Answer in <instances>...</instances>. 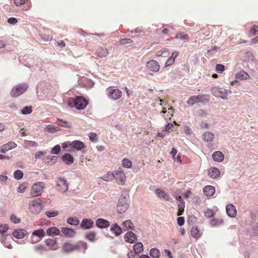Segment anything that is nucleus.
Listing matches in <instances>:
<instances>
[{"mask_svg": "<svg viewBox=\"0 0 258 258\" xmlns=\"http://www.w3.org/2000/svg\"><path fill=\"white\" fill-rule=\"evenodd\" d=\"M179 55V53L177 51H174L172 53L171 56L170 57L171 58H173L175 60V59Z\"/></svg>", "mask_w": 258, "mask_h": 258, "instance_id": "obj_62", "label": "nucleus"}, {"mask_svg": "<svg viewBox=\"0 0 258 258\" xmlns=\"http://www.w3.org/2000/svg\"><path fill=\"white\" fill-rule=\"evenodd\" d=\"M94 222L91 219H84L82 220L81 227L83 229H88L92 228Z\"/></svg>", "mask_w": 258, "mask_h": 258, "instance_id": "obj_15", "label": "nucleus"}, {"mask_svg": "<svg viewBox=\"0 0 258 258\" xmlns=\"http://www.w3.org/2000/svg\"><path fill=\"white\" fill-rule=\"evenodd\" d=\"M69 146L77 150H81L85 148L83 142L80 141H74L69 144Z\"/></svg>", "mask_w": 258, "mask_h": 258, "instance_id": "obj_21", "label": "nucleus"}, {"mask_svg": "<svg viewBox=\"0 0 258 258\" xmlns=\"http://www.w3.org/2000/svg\"><path fill=\"white\" fill-rule=\"evenodd\" d=\"M67 223L70 225L76 226L79 224V220L77 217H69L67 220Z\"/></svg>", "mask_w": 258, "mask_h": 258, "instance_id": "obj_38", "label": "nucleus"}, {"mask_svg": "<svg viewBox=\"0 0 258 258\" xmlns=\"http://www.w3.org/2000/svg\"><path fill=\"white\" fill-rule=\"evenodd\" d=\"M45 243L47 246V250H55L58 248L56 238H48L45 240Z\"/></svg>", "mask_w": 258, "mask_h": 258, "instance_id": "obj_12", "label": "nucleus"}, {"mask_svg": "<svg viewBox=\"0 0 258 258\" xmlns=\"http://www.w3.org/2000/svg\"><path fill=\"white\" fill-rule=\"evenodd\" d=\"M68 106L75 107L77 110L84 109L88 104V101L83 96H77L75 98L70 97L67 101Z\"/></svg>", "mask_w": 258, "mask_h": 258, "instance_id": "obj_1", "label": "nucleus"}, {"mask_svg": "<svg viewBox=\"0 0 258 258\" xmlns=\"http://www.w3.org/2000/svg\"><path fill=\"white\" fill-rule=\"evenodd\" d=\"M114 177L117 184L123 185L126 180V176L122 170H115L113 171Z\"/></svg>", "mask_w": 258, "mask_h": 258, "instance_id": "obj_10", "label": "nucleus"}, {"mask_svg": "<svg viewBox=\"0 0 258 258\" xmlns=\"http://www.w3.org/2000/svg\"><path fill=\"white\" fill-rule=\"evenodd\" d=\"M96 233L94 231H89L86 235V238L91 242H94L96 240Z\"/></svg>", "mask_w": 258, "mask_h": 258, "instance_id": "obj_34", "label": "nucleus"}, {"mask_svg": "<svg viewBox=\"0 0 258 258\" xmlns=\"http://www.w3.org/2000/svg\"><path fill=\"white\" fill-rule=\"evenodd\" d=\"M106 91L108 92V98L112 100L119 99L122 96V92L118 89L109 87L106 89Z\"/></svg>", "mask_w": 258, "mask_h": 258, "instance_id": "obj_8", "label": "nucleus"}, {"mask_svg": "<svg viewBox=\"0 0 258 258\" xmlns=\"http://www.w3.org/2000/svg\"><path fill=\"white\" fill-rule=\"evenodd\" d=\"M203 192L207 197H212L215 193V188L212 185H207L203 188Z\"/></svg>", "mask_w": 258, "mask_h": 258, "instance_id": "obj_17", "label": "nucleus"}, {"mask_svg": "<svg viewBox=\"0 0 258 258\" xmlns=\"http://www.w3.org/2000/svg\"><path fill=\"white\" fill-rule=\"evenodd\" d=\"M119 42L121 45H126L127 44H131V43H133V41L131 39L124 38V39H121L120 40Z\"/></svg>", "mask_w": 258, "mask_h": 258, "instance_id": "obj_47", "label": "nucleus"}, {"mask_svg": "<svg viewBox=\"0 0 258 258\" xmlns=\"http://www.w3.org/2000/svg\"><path fill=\"white\" fill-rule=\"evenodd\" d=\"M32 111V108L29 106H26L22 110L21 112L24 114H28L31 113Z\"/></svg>", "mask_w": 258, "mask_h": 258, "instance_id": "obj_50", "label": "nucleus"}, {"mask_svg": "<svg viewBox=\"0 0 258 258\" xmlns=\"http://www.w3.org/2000/svg\"><path fill=\"white\" fill-rule=\"evenodd\" d=\"M175 62V60L173 58L169 57L165 64V67H167L172 65Z\"/></svg>", "mask_w": 258, "mask_h": 258, "instance_id": "obj_57", "label": "nucleus"}, {"mask_svg": "<svg viewBox=\"0 0 258 258\" xmlns=\"http://www.w3.org/2000/svg\"><path fill=\"white\" fill-rule=\"evenodd\" d=\"M258 33V26L253 25L249 31V35L250 36H254Z\"/></svg>", "mask_w": 258, "mask_h": 258, "instance_id": "obj_44", "label": "nucleus"}, {"mask_svg": "<svg viewBox=\"0 0 258 258\" xmlns=\"http://www.w3.org/2000/svg\"><path fill=\"white\" fill-rule=\"evenodd\" d=\"M155 194L157 197L160 199H163L166 201H169V198L168 195L166 193L164 190L161 189H157L155 190Z\"/></svg>", "mask_w": 258, "mask_h": 258, "instance_id": "obj_25", "label": "nucleus"}, {"mask_svg": "<svg viewBox=\"0 0 258 258\" xmlns=\"http://www.w3.org/2000/svg\"><path fill=\"white\" fill-rule=\"evenodd\" d=\"M190 234L192 237L198 239L201 236L200 230L197 227H192L190 230Z\"/></svg>", "mask_w": 258, "mask_h": 258, "instance_id": "obj_36", "label": "nucleus"}, {"mask_svg": "<svg viewBox=\"0 0 258 258\" xmlns=\"http://www.w3.org/2000/svg\"><path fill=\"white\" fill-rule=\"evenodd\" d=\"M96 226L99 228H106L109 227V222L105 219L99 218L96 221Z\"/></svg>", "mask_w": 258, "mask_h": 258, "instance_id": "obj_18", "label": "nucleus"}, {"mask_svg": "<svg viewBox=\"0 0 258 258\" xmlns=\"http://www.w3.org/2000/svg\"><path fill=\"white\" fill-rule=\"evenodd\" d=\"M46 215L48 217H53L58 215V212L57 211H47L46 213Z\"/></svg>", "mask_w": 258, "mask_h": 258, "instance_id": "obj_53", "label": "nucleus"}, {"mask_svg": "<svg viewBox=\"0 0 258 258\" xmlns=\"http://www.w3.org/2000/svg\"><path fill=\"white\" fill-rule=\"evenodd\" d=\"M210 224L212 226H217L223 223V220L222 219H213L210 222Z\"/></svg>", "mask_w": 258, "mask_h": 258, "instance_id": "obj_39", "label": "nucleus"}, {"mask_svg": "<svg viewBox=\"0 0 258 258\" xmlns=\"http://www.w3.org/2000/svg\"><path fill=\"white\" fill-rule=\"evenodd\" d=\"M124 239L126 242L133 243L136 239V236L133 232H128L125 234Z\"/></svg>", "mask_w": 258, "mask_h": 258, "instance_id": "obj_26", "label": "nucleus"}, {"mask_svg": "<svg viewBox=\"0 0 258 258\" xmlns=\"http://www.w3.org/2000/svg\"><path fill=\"white\" fill-rule=\"evenodd\" d=\"M95 54L97 56L102 58L106 57L108 55L109 52L107 48L99 47L97 49Z\"/></svg>", "mask_w": 258, "mask_h": 258, "instance_id": "obj_19", "label": "nucleus"}, {"mask_svg": "<svg viewBox=\"0 0 258 258\" xmlns=\"http://www.w3.org/2000/svg\"><path fill=\"white\" fill-rule=\"evenodd\" d=\"M122 164L124 167L126 168H130L132 166V161L126 158H124L122 160Z\"/></svg>", "mask_w": 258, "mask_h": 258, "instance_id": "obj_41", "label": "nucleus"}, {"mask_svg": "<svg viewBox=\"0 0 258 258\" xmlns=\"http://www.w3.org/2000/svg\"><path fill=\"white\" fill-rule=\"evenodd\" d=\"M146 68L150 71L154 73L158 72L160 70V64L158 61L155 60H151L147 62Z\"/></svg>", "mask_w": 258, "mask_h": 258, "instance_id": "obj_11", "label": "nucleus"}, {"mask_svg": "<svg viewBox=\"0 0 258 258\" xmlns=\"http://www.w3.org/2000/svg\"><path fill=\"white\" fill-rule=\"evenodd\" d=\"M129 207L127 200L125 197H121L119 199L117 205V211L119 214L124 213Z\"/></svg>", "mask_w": 258, "mask_h": 258, "instance_id": "obj_7", "label": "nucleus"}, {"mask_svg": "<svg viewBox=\"0 0 258 258\" xmlns=\"http://www.w3.org/2000/svg\"><path fill=\"white\" fill-rule=\"evenodd\" d=\"M26 188V185L25 183L20 184L17 188V191L19 192H23Z\"/></svg>", "mask_w": 258, "mask_h": 258, "instance_id": "obj_55", "label": "nucleus"}, {"mask_svg": "<svg viewBox=\"0 0 258 258\" xmlns=\"http://www.w3.org/2000/svg\"><path fill=\"white\" fill-rule=\"evenodd\" d=\"M110 230L115 236H119L122 233L121 228L117 224H114Z\"/></svg>", "mask_w": 258, "mask_h": 258, "instance_id": "obj_32", "label": "nucleus"}, {"mask_svg": "<svg viewBox=\"0 0 258 258\" xmlns=\"http://www.w3.org/2000/svg\"><path fill=\"white\" fill-rule=\"evenodd\" d=\"M230 92L225 89L215 87L212 89V94L216 97H221L223 99H227L228 92Z\"/></svg>", "mask_w": 258, "mask_h": 258, "instance_id": "obj_9", "label": "nucleus"}, {"mask_svg": "<svg viewBox=\"0 0 258 258\" xmlns=\"http://www.w3.org/2000/svg\"><path fill=\"white\" fill-rule=\"evenodd\" d=\"M46 131L49 132H54L55 131H58V128L57 127H55L53 125H48L46 127Z\"/></svg>", "mask_w": 258, "mask_h": 258, "instance_id": "obj_48", "label": "nucleus"}, {"mask_svg": "<svg viewBox=\"0 0 258 258\" xmlns=\"http://www.w3.org/2000/svg\"><path fill=\"white\" fill-rule=\"evenodd\" d=\"M212 157L214 161L221 162L224 159V154L220 151H216L212 154Z\"/></svg>", "mask_w": 258, "mask_h": 258, "instance_id": "obj_27", "label": "nucleus"}, {"mask_svg": "<svg viewBox=\"0 0 258 258\" xmlns=\"http://www.w3.org/2000/svg\"><path fill=\"white\" fill-rule=\"evenodd\" d=\"M173 127V124L171 123H168L165 127L166 131H169L170 130L172 129Z\"/></svg>", "mask_w": 258, "mask_h": 258, "instance_id": "obj_64", "label": "nucleus"}, {"mask_svg": "<svg viewBox=\"0 0 258 258\" xmlns=\"http://www.w3.org/2000/svg\"><path fill=\"white\" fill-rule=\"evenodd\" d=\"M134 250L135 253L136 254L140 253L143 251V244L139 242L136 243L134 245Z\"/></svg>", "mask_w": 258, "mask_h": 258, "instance_id": "obj_35", "label": "nucleus"}, {"mask_svg": "<svg viewBox=\"0 0 258 258\" xmlns=\"http://www.w3.org/2000/svg\"><path fill=\"white\" fill-rule=\"evenodd\" d=\"M10 219H11V221L12 222H13L14 223L17 224V223H19L21 222V219L17 217L15 215H12L11 216Z\"/></svg>", "mask_w": 258, "mask_h": 258, "instance_id": "obj_56", "label": "nucleus"}, {"mask_svg": "<svg viewBox=\"0 0 258 258\" xmlns=\"http://www.w3.org/2000/svg\"><path fill=\"white\" fill-rule=\"evenodd\" d=\"M8 22L11 24H15L18 22V20L14 17H11L8 19Z\"/></svg>", "mask_w": 258, "mask_h": 258, "instance_id": "obj_58", "label": "nucleus"}, {"mask_svg": "<svg viewBox=\"0 0 258 258\" xmlns=\"http://www.w3.org/2000/svg\"><path fill=\"white\" fill-rule=\"evenodd\" d=\"M60 151V146L59 145L55 146L51 150V153L53 154H58Z\"/></svg>", "mask_w": 258, "mask_h": 258, "instance_id": "obj_49", "label": "nucleus"}, {"mask_svg": "<svg viewBox=\"0 0 258 258\" xmlns=\"http://www.w3.org/2000/svg\"><path fill=\"white\" fill-rule=\"evenodd\" d=\"M80 246L83 247L85 250L87 249L86 243L81 241L76 244H73L71 242H65L62 244L61 249L64 252H70L74 250H78Z\"/></svg>", "mask_w": 258, "mask_h": 258, "instance_id": "obj_2", "label": "nucleus"}, {"mask_svg": "<svg viewBox=\"0 0 258 258\" xmlns=\"http://www.w3.org/2000/svg\"><path fill=\"white\" fill-rule=\"evenodd\" d=\"M27 234V231L24 229H18L13 232V236L18 239L23 238Z\"/></svg>", "mask_w": 258, "mask_h": 258, "instance_id": "obj_23", "label": "nucleus"}, {"mask_svg": "<svg viewBox=\"0 0 258 258\" xmlns=\"http://www.w3.org/2000/svg\"><path fill=\"white\" fill-rule=\"evenodd\" d=\"M56 185L58 190L61 192H66L68 189V185L66 180L61 177H59L56 180Z\"/></svg>", "mask_w": 258, "mask_h": 258, "instance_id": "obj_13", "label": "nucleus"}, {"mask_svg": "<svg viewBox=\"0 0 258 258\" xmlns=\"http://www.w3.org/2000/svg\"><path fill=\"white\" fill-rule=\"evenodd\" d=\"M215 215L214 211L210 209H207L205 212H204V215L205 216L208 217V218H211L213 216H214Z\"/></svg>", "mask_w": 258, "mask_h": 258, "instance_id": "obj_45", "label": "nucleus"}, {"mask_svg": "<svg viewBox=\"0 0 258 258\" xmlns=\"http://www.w3.org/2000/svg\"><path fill=\"white\" fill-rule=\"evenodd\" d=\"M216 70L219 73H222L225 70V66L221 64H217L216 66Z\"/></svg>", "mask_w": 258, "mask_h": 258, "instance_id": "obj_52", "label": "nucleus"}, {"mask_svg": "<svg viewBox=\"0 0 258 258\" xmlns=\"http://www.w3.org/2000/svg\"><path fill=\"white\" fill-rule=\"evenodd\" d=\"M59 120L61 122V123L60 124L61 126L66 127H70V125L68 122L66 121H62L61 119H59Z\"/></svg>", "mask_w": 258, "mask_h": 258, "instance_id": "obj_61", "label": "nucleus"}, {"mask_svg": "<svg viewBox=\"0 0 258 258\" xmlns=\"http://www.w3.org/2000/svg\"><path fill=\"white\" fill-rule=\"evenodd\" d=\"M123 227L125 228L126 229H129L131 230H133L134 228V225L132 222L131 220H126L123 223Z\"/></svg>", "mask_w": 258, "mask_h": 258, "instance_id": "obj_40", "label": "nucleus"}, {"mask_svg": "<svg viewBox=\"0 0 258 258\" xmlns=\"http://www.w3.org/2000/svg\"><path fill=\"white\" fill-rule=\"evenodd\" d=\"M210 101V96L207 94H200L190 96L187 101L188 105L192 106L198 103H207Z\"/></svg>", "mask_w": 258, "mask_h": 258, "instance_id": "obj_3", "label": "nucleus"}, {"mask_svg": "<svg viewBox=\"0 0 258 258\" xmlns=\"http://www.w3.org/2000/svg\"><path fill=\"white\" fill-rule=\"evenodd\" d=\"M28 146L30 147H37L38 144L35 141H28Z\"/></svg>", "mask_w": 258, "mask_h": 258, "instance_id": "obj_63", "label": "nucleus"}, {"mask_svg": "<svg viewBox=\"0 0 258 258\" xmlns=\"http://www.w3.org/2000/svg\"><path fill=\"white\" fill-rule=\"evenodd\" d=\"M150 254L154 258H158L160 256V252L158 249L153 248L150 250Z\"/></svg>", "mask_w": 258, "mask_h": 258, "instance_id": "obj_37", "label": "nucleus"}, {"mask_svg": "<svg viewBox=\"0 0 258 258\" xmlns=\"http://www.w3.org/2000/svg\"><path fill=\"white\" fill-rule=\"evenodd\" d=\"M114 174L113 172L108 171L104 175H103L101 178L103 180L106 181H112L113 179Z\"/></svg>", "mask_w": 258, "mask_h": 258, "instance_id": "obj_33", "label": "nucleus"}, {"mask_svg": "<svg viewBox=\"0 0 258 258\" xmlns=\"http://www.w3.org/2000/svg\"><path fill=\"white\" fill-rule=\"evenodd\" d=\"M61 232L68 237H73L76 235V231L72 229L67 227H62L61 229Z\"/></svg>", "mask_w": 258, "mask_h": 258, "instance_id": "obj_20", "label": "nucleus"}, {"mask_svg": "<svg viewBox=\"0 0 258 258\" xmlns=\"http://www.w3.org/2000/svg\"><path fill=\"white\" fill-rule=\"evenodd\" d=\"M46 232L48 236L58 235L60 234L59 230L55 227H52L48 228Z\"/></svg>", "mask_w": 258, "mask_h": 258, "instance_id": "obj_31", "label": "nucleus"}, {"mask_svg": "<svg viewBox=\"0 0 258 258\" xmlns=\"http://www.w3.org/2000/svg\"><path fill=\"white\" fill-rule=\"evenodd\" d=\"M32 236H36L39 238V239H41L43 237H44L45 236V233L43 229H39L38 230H36L32 232ZM40 239L37 240L36 241H34L32 240V243L36 242L38 241H39Z\"/></svg>", "mask_w": 258, "mask_h": 258, "instance_id": "obj_24", "label": "nucleus"}, {"mask_svg": "<svg viewBox=\"0 0 258 258\" xmlns=\"http://www.w3.org/2000/svg\"><path fill=\"white\" fill-rule=\"evenodd\" d=\"M34 249L36 251L39 252L40 253H42L44 251H46L47 250L46 247H45L42 244H38L36 245L34 247Z\"/></svg>", "mask_w": 258, "mask_h": 258, "instance_id": "obj_42", "label": "nucleus"}, {"mask_svg": "<svg viewBox=\"0 0 258 258\" xmlns=\"http://www.w3.org/2000/svg\"><path fill=\"white\" fill-rule=\"evenodd\" d=\"M177 224L179 226H181L184 224V219L182 217L177 218Z\"/></svg>", "mask_w": 258, "mask_h": 258, "instance_id": "obj_59", "label": "nucleus"}, {"mask_svg": "<svg viewBox=\"0 0 258 258\" xmlns=\"http://www.w3.org/2000/svg\"><path fill=\"white\" fill-rule=\"evenodd\" d=\"M90 140L93 142H95L98 140V135L94 133H91L89 135Z\"/></svg>", "mask_w": 258, "mask_h": 258, "instance_id": "obj_51", "label": "nucleus"}, {"mask_svg": "<svg viewBox=\"0 0 258 258\" xmlns=\"http://www.w3.org/2000/svg\"><path fill=\"white\" fill-rule=\"evenodd\" d=\"M29 209L34 214L39 213L43 208V205L40 200H34L29 202Z\"/></svg>", "mask_w": 258, "mask_h": 258, "instance_id": "obj_5", "label": "nucleus"}, {"mask_svg": "<svg viewBox=\"0 0 258 258\" xmlns=\"http://www.w3.org/2000/svg\"><path fill=\"white\" fill-rule=\"evenodd\" d=\"M28 88L26 83L19 84L14 87L11 91V95L13 97H18L24 93Z\"/></svg>", "mask_w": 258, "mask_h": 258, "instance_id": "obj_4", "label": "nucleus"}, {"mask_svg": "<svg viewBox=\"0 0 258 258\" xmlns=\"http://www.w3.org/2000/svg\"><path fill=\"white\" fill-rule=\"evenodd\" d=\"M176 38L177 39H180V40H183V39H185L186 40H189V37H188V35L183 34L182 33H179L177 34V35L176 36Z\"/></svg>", "mask_w": 258, "mask_h": 258, "instance_id": "obj_46", "label": "nucleus"}, {"mask_svg": "<svg viewBox=\"0 0 258 258\" xmlns=\"http://www.w3.org/2000/svg\"><path fill=\"white\" fill-rule=\"evenodd\" d=\"M235 78L240 80H244L248 79L249 76L247 73L242 71L237 73L235 75Z\"/></svg>", "mask_w": 258, "mask_h": 258, "instance_id": "obj_29", "label": "nucleus"}, {"mask_svg": "<svg viewBox=\"0 0 258 258\" xmlns=\"http://www.w3.org/2000/svg\"><path fill=\"white\" fill-rule=\"evenodd\" d=\"M45 183L43 182H37L34 184L31 188V195L32 197H38L41 194L42 191L44 188Z\"/></svg>", "mask_w": 258, "mask_h": 258, "instance_id": "obj_6", "label": "nucleus"}, {"mask_svg": "<svg viewBox=\"0 0 258 258\" xmlns=\"http://www.w3.org/2000/svg\"><path fill=\"white\" fill-rule=\"evenodd\" d=\"M17 147V144L14 142H9L8 143L2 145L1 147V152L5 153L7 151L15 148Z\"/></svg>", "mask_w": 258, "mask_h": 258, "instance_id": "obj_14", "label": "nucleus"}, {"mask_svg": "<svg viewBox=\"0 0 258 258\" xmlns=\"http://www.w3.org/2000/svg\"><path fill=\"white\" fill-rule=\"evenodd\" d=\"M14 176L16 179L19 180L22 178L23 176V172L20 170H17L14 172Z\"/></svg>", "mask_w": 258, "mask_h": 258, "instance_id": "obj_43", "label": "nucleus"}, {"mask_svg": "<svg viewBox=\"0 0 258 258\" xmlns=\"http://www.w3.org/2000/svg\"><path fill=\"white\" fill-rule=\"evenodd\" d=\"M208 175L212 178H216L220 176V171L216 167H211L209 170Z\"/></svg>", "mask_w": 258, "mask_h": 258, "instance_id": "obj_22", "label": "nucleus"}, {"mask_svg": "<svg viewBox=\"0 0 258 258\" xmlns=\"http://www.w3.org/2000/svg\"><path fill=\"white\" fill-rule=\"evenodd\" d=\"M62 160L63 162H64L65 163L68 165H70L72 164L74 161V157L73 156L69 153L65 154L62 156Z\"/></svg>", "mask_w": 258, "mask_h": 258, "instance_id": "obj_28", "label": "nucleus"}, {"mask_svg": "<svg viewBox=\"0 0 258 258\" xmlns=\"http://www.w3.org/2000/svg\"><path fill=\"white\" fill-rule=\"evenodd\" d=\"M163 53H166V54H168V51L167 50H164L163 51H158L156 52V56L158 57L162 56Z\"/></svg>", "mask_w": 258, "mask_h": 258, "instance_id": "obj_60", "label": "nucleus"}, {"mask_svg": "<svg viewBox=\"0 0 258 258\" xmlns=\"http://www.w3.org/2000/svg\"><path fill=\"white\" fill-rule=\"evenodd\" d=\"M214 138V134L210 132H205L203 136V140L207 142H211L213 140Z\"/></svg>", "mask_w": 258, "mask_h": 258, "instance_id": "obj_30", "label": "nucleus"}, {"mask_svg": "<svg viewBox=\"0 0 258 258\" xmlns=\"http://www.w3.org/2000/svg\"><path fill=\"white\" fill-rule=\"evenodd\" d=\"M9 229V226L7 224L0 225V233L4 234Z\"/></svg>", "mask_w": 258, "mask_h": 258, "instance_id": "obj_54", "label": "nucleus"}, {"mask_svg": "<svg viewBox=\"0 0 258 258\" xmlns=\"http://www.w3.org/2000/svg\"><path fill=\"white\" fill-rule=\"evenodd\" d=\"M226 210L228 215L231 217H235L237 215V211L234 205L230 204L226 206Z\"/></svg>", "mask_w": 258, "mask_h": 258, "instance_id": "obj_16", "label": "nucleus"}]
</instances>
